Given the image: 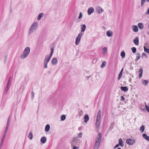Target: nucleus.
<instances>
[{"label": "nucleus", "mask_w": 149, "mask_h": 149, "mask_svg": "<svg viewBox=\"0 0 149 149\" xmlns=\"http://www.w3.org/2000/svg\"><path fill=\"white\" fill-rule=\"evenodd\" d=\"M38 23L37 22H34L29 27L28 32V36H30L38 28Z\"/></svg>", "instance_id": "obj_1"}, {"label": "nucleus", "mask_w": 149, "mask_h": 149, "mask_svg": "<svg viewBox=\"0 0 149 149\" xmlns=\"http://www.w3.org/2000/svg\"><path fill=\"white\" fill-rule=\"evenodd\" d=\"M102 138V134L99 133L97 135L93 146V149H98L100 146Z\"/></svg>", "instance_id": "obj_2"}, {"label": "nucleus", "mask_w": 149, "mask_h": 149, "mask_svg": "<svg viewBox=\"0 0 149 149\" xmlns=\"http://www.w3.org/2000/svg\"><path fill=\"white\" fill-rule=\"evenodd\" d=\"M30 52V47H26L20 56V57L21 59H24L26 58L29 54Z\"/></svg>", "instance_id": "obj_3"}, {"label": "nucleus", "mask_w": 149, "mask_h": 149, "mask_svg": "<svg viewBox=\"0 0 149 149\" xmlns=\"http://www.w3.org/2000/svg\"><path fill=\"white\" fill-rule=\"evenodd\" d=\"M101 111L99 110L98 112L97 116L95 125L97 127H98L100 123Z\"/></svg>", "instance_id": "obj_4"}, {"label": "nucleus", "mask_w": 149, "mask_h": 149, "mask_svg": "<svg viewBox=\"0 0 149 149\" xmlns=\"http://www.w3.org/2000/svg\"><path fill=\"white\" fill-rule=\"evenodd\" d=\"M80 139L78 138H74L72 139L70 141V143L71 144V146H73L79 145L80 144Z\"/></svg>", "instance_id": "obj_5"}, {"label": "nucleus", "mask_w": 149, "mask_h": 149, "mask_svg": "<svg viewBox=\"0 0 149 149\" xmlns=\"http://www.w3.org/2000/svg\"><path fill=\"white\" fill-rule=\"evenodd\" d=\"M135 142V140L134 139H128L126 140V143L129 145H133Z\"/></svg>", "instance_id": "obj_6"}, {"label": "nucleus", "mask_w": 149, "mask_h": 149, "mask_svg": "<svg viewBox=\"0 0 149 149\" xmlns=\"http://www.w3.org/2000/svg\"><path fill=\"white\" fill-rule=\"evenodd\" d=\"M50 59L46 57H45L43 62V67L45 68H47V64L50 61Z\"/></svg>", "instance_id": "obj_7"}, {"label": "nucleus", "mask_w": 149, "mask_h": 149, "mask_svg": "<svg viewBox=\"0 0 149 149\" xmlns=\"http://www.w3.org/2000/svg\"><path fill=\"white\" fill-rule=\"evenodd\" d=\"M82 36V35L79 34H78V36L76 38L75 40V45H78L79 44Z\"/></svg>", "instance_id": "obj_8"}, {"label": "nucleus", "mask_w": 149, "mask_h": 149, "mask_svg": "<svg viewBox=\"0 0 149 149\" xmlns=\"http://www.w3.org/2000/svg\"><path fill=\"white\" fill-rule=\"evenodd\" d=\"M11 118L10 116H9L7 120V124L6 126V129L5 131L8 132V128L9 127V125L11 120Z\"/></svg>", "instance_id": "obj_9"}, {"label": "nucleus", "mask_w": 149, "mask_h": 149, "mask_svg": "<svg viewBox=\"0 0 149 149\" xmlns=\"http://www.w3.org/2000/svg\"><path fill=\"white\" fill-rule=\"evenodd\" d=\"M86 26L85 25L83 24L81 25V32L79 33L80 34L82 35L84 34V32L85 31L86 29Z\"/></svg>", "instance_id": "obj_10"}, {"label": "nucleus", "mask_w": 149, "mask_h": 149, "mask_svg": "<svg viewBox=\"0 0 149 149\" xmlns=\"http://www.w3.org/2000/svg\"><path fill=\"white\" fill-rule=\"evenodd\" d=\"M132 31L135 32H137L138 31L139 29L137 26L136 25H132L131 27Z\"/></svg>", "instance_id": "obj_11"}, {"label": "nucleus", "mask_w": 149, "mask_h": 149, "mask_svg": "<svg viewBox=\"0 0 149 149\" xmlns=\"http://www.w3.org/2000/svg\"><path fill=\"white\" fill-rule=\"evenodd\" d=\"M133 42L136 45H138L139 43V37H136L133 40Z\"/></svg>", "instance_id": "obj_12"}, {"label": "nucleus", "mask_w": 149, "mask_h": 149, "mask_svg": "<svg viewBox=\"0 0 149 149\" xmlns=\"http://www.w3.org/2000/svg\"><path fill=\"white\" fill-rule=\"evenodd\" d=\"M97 12L99 14H101L103 11V10L100 7L98 6L96 8Z\"/></svg>", "instance_id": "obj_13"}, {"label": "nucleus", "mask_w": 149, "mask_h": 149, "mask_svg": "<svg viewBox=\"0 0 149 149\" xmlns=\"http://www.w3.org/2000/svg\"><path fill=\"white\" fill-rule=\"evenodd\" d=\"M94 11V9L93 8L91 7L88 8L87 11L88 14V15H90Z\"/></svg>", "instance_id": "obj_14"}, {"label": "nucleus", "mask_w": 149, "mask_h": 149, "mask_svg": "<svg viewBox=\"0 0 149 149\" xmlns=\"http://www.w3.org/2000/svg\"><path fill=\"white\" fill-rule=\"evenodd\" d=\"M83 113V111L81 109L79 110L78 111V114L76 115L77 118H80L81 116Z\"/></svg>", "instance_id": "obj_15"}, {"label": "nucleus", "mask_w": 149, "mask_h": 149, "mask_svg": "<svg viewBox=\"0 0 149 149\" xmlns=\"http://www.w3.org/2000/svg\"><path fill=\"white\" fill-rule=\"evenodd\" d=\"M51 50V53L49 55H47L46 57L49 58L51 59L52 56V55L53 54L54 51V49L53 48H51L50 49Z\"/></svg>", "instance_id": "obj_16"}, {"label": "nucleus", "mask_w": 149, "mask_h": 149, "mask_svg": "<svg viewBox=\"0 0 149 149\" xmlns=\"http://www.w3.org/2000/svg\"><path fill=\"white\" fill-rule=\"evenodd\" d=\"M7 132L5 131V132H4V134H3V137H2V139L1 141V144H3V141H4V139H5V137H6V135Z\"/></svg>", "instance_id": "obj_17"}, {"label": "nucleus", "mask_w": 149, "mask_h": 149, "mask_svg": "<svg viewBox=\"0 0 149 149\" xmlns=\"http://www.w3.org/2000/svg\"><path fill=\"white\" fill-rule=\"evenodd\" d=\"M57 62L58 60L56 58H54L52 60V63L53 65H56L57 63Z\"/></svg>", "instance_id": "obj_18"}, {"label": "nucleus", "mask_w": 149, "mask_h": 149, "mask_svg": "<svg viewBox=\"0 0 149 149\" xmlns=\"http://www.w3.org/2000/svg\"><path fill=\"white\" fill-rule=\"evenodd\" d=\"M106 34L107 36L110 37L113 35V32L110 30H108L107 31Z\"/></svg>", "instance_id": "obj_19"}, {"label": "nucleus", "mask_w": 149, "mask_h": 149, "mask_svg": "<svg viewBox=\"0 0 149 149\" xmlns=\"http://www.w3.org/2000/svg\"><path fill=\"white\" fill-rule=\"evenodd\" d=\"M107 52V48L106 47H104L102 49V54L105 55Z\"/></svg>", "instance_id": "obj_20"}, {"label": "nucleus", "mask_w": 149, "mask_h": 149, "mask_svg": "<svg viewBox=\"0 0 149 149\" xmlns=\"http://www.w3.org/2000/svg\"><path fill=\"white\" fill-rule=\"evenodd\" d=\"M44 15V14L42 13H40L38 15L37 17V19L38 21H39L41 19V18Z\"/></svg>", "instance_id": "obj_21"}, {"label": "nucleus", "mask_w": 149, "mask_h": 149, "mask_svg": "<svg viewBox=\"0 0 149 149\" xmlns=\"http://www.w3.org/2000/svg\"><path fill=\"white\" fill-rule=\"evenodd\" d=\"M120 88L122 91L125 92H127L128 91V88L126 86L123 87L121 86Z\"/></svg>", "instance_id": "obj_22"}, {"label": "nucleus", "mask_w": 149, "mask_h": 149, "mask_svg": "<svg viewBox=\"0 0 149 149\" xmlns=\"http://www.w3.org/2000/svg\"><path fill=\"white\" fill-rule=\"evenodd\" d=\"M138 26L139 29H142L144 27L142 23H138Z\"/></svg>", "instance_id": "obj_23"}, {"label": "nucleus", "mask_w": 149, "mask_h": 149, "mask_svg": "<svg viewBox=\"0 0 149 149\" xmlns=\"http://www.w3.org/2000/svg\"><path fill=\"white\" fill-rule=\"evenodd\" d=\"M143 137L146 140L149 141V136H148L146 134H142Z\"/></svg>", "instance_id": "obj_24"}, {"label": "nucleus", "mask_w": 149, "mask_h": 149, "mask_svg": "<svg viewBox=\"0 0 149 149\" xmlns=\"http://www.w3.org/2000/svg\"><path fill=\"white\" fill-rule=\"evenodd\" d=\"M47 141V139L46 137L43 136L40 139V141L43 143H45Z\"/></svg>", "instance_id": "obj_25"}, {"label": "nucleus", "mask_w": 149, "mask_h": 149, "mask_svg": "<svg viewBox=\"0 0 149 149\" xmlns=\"http://www.w3.org/2000/svg\"><path fill=\"white\" fill-rule=\"evenodd\" d=\"M139 78H140L142 77L143 74V70L141 68H140L139 69Z\"/></svg>", "instance_id": "obj_26"}, {"label": "nucleus", "mask_w": 149, "mask_h": 149, "mask_svg": "<svg viewBox=\"0 0 149 149\" xmlns=\"http://www.w3.org/2000/svg\"><path fill=\"white\" fill-rule=\"evenodd\" d=\"M89 118L88 116V115H86L84 117V121L85 122L87 123L89 120Z\"/></svg>", "instance_id": "obj_27"}, {"label": "nucleus", "mask_w": 149, "mask_h": 149, "mask_svg": "<svg viewBox=\"0 0 149 149\" xmlns=\"http://www.w3.org/2000/svg\"><path fill=\"white\" fill-rule=\"evenodd\" d=\"M140 54L139 53H137L136 58L135 60V61L137 62L140 58Z\"/></svg>", "instance_id": "obj_28"}, {"label": "nucleus", "mask_w": 149, "mask_h": 149, "mask_svg": "<svg viewBox=\"0 0 149 149\" xmlns=\"http://www.w3.org/2000/svg\"><path fill=\"white\" fill-rule=\"evenodd\" d=\"M50 129V126L49 124H47L45 128V131L47 132H48Z\"/></svg>", "instance_id": "obj_29"}, {"label": "nucleus", "mask_w": 149, "mask_h": 149, "mask_svg": "<svg viewBox=\"0 0 149 149\" xmlns=\"http://www.w3.org/2000/svg\"><path fill=\"white\" fill-rule=\"evenodd\" d=\"M142 83L143 85L146 86L148 83V81L147 80L143 79L142 80Z\"/></svg>", "instance_id": "obj_30"}, {"label": "nucleus", "mask_w": 149, "mask_h": 149, "mask_svg": "<svg viewBox=\"0 0 149 149\" xmlns=\"http://www.w3.org/2000/svg\"><path fill=\"white\" fill-rule=\"evenodd\" d=\"M119 145L122 147H123L124 146V144L123 143V141L121 139H120L119 140Z\"/></svg>", "instance_id": "obj_31"}, {"label": "nucleus", "mask_w": 149, "mask_h": 149, "mask_svg": "<svg viewBox=\"0 0 149 149\" xmlns=\"http://www.w3.org/2000/svg\"><path fill=\"white\" fill-rule=\"evenodd\" d=\"M120 56L122 58H125V54L124 51H123L121 52L120 53Z\"/></svg>", "instance_id": "obj_32"}, {"label": "nucleus", "mask_w": 149, "mask_h": 149, "mask_svg": "<svg viewBox=\"0 0 149 149\" xmlns=\"http://www.w3.org/2000/svg\"><path fill=\"white\" fill-rule=\"evenodd\" d=\"M145 130V127L144 125L141 126L140 129V130L141 133H143Z\"/></svg>", "instance_id": "obj_33"}, {"label": "nucleus", "mask_w": 149, "mask_h": 149, "mask_svg": "<svg viewBox=\"0 0 149 149\" xmlns=\"http://www.w3.org/2000/svg\"><path fill=\"white\" fill-rule=\"evenodd\" d=\"M33 135L32 133L31 132H30L28 135V137L30 139H32Z\"/></svg>", "instance_id": "obj_34"}, {"label": "nucleus", "mask_w": 149, "mask_h": 149, "mask_svg": "<svg viewBox=\"0 0 149 149\" xmlns=\"http://www.w3.org/2000/svg\"><path fill=\"white\" fill-rule=\"evenodd\" d=\"M106 65V62L105 61H104L102 62V65H101V67L102 68H103Z\"/></svg>", "instance_id": "obj_35"}, {"label": "nucleus", "mask_w": 149, "mask_h": 149, "mask_svg": "<svg viewBox=\"0 0 149 149\" xmlns=\"http://www.w3.org/2000/svg\"><path fill=\"white\" fill-rule=\"evenodd\" d=\"M65 116L64 115H62L61 116V119L62 121L64 120L65 119Z\"/></svg>", "instance_id": "obj_36"}, {"label": "nucleus", "mask_w": 149, "mask_h": 149, "mask_svg": "<svg viewBox=\"0 0 149 149\" xmlns=\"http://www.w3.org/2000/svg\"><path fill=\"white\" fill-rule=\"evenodd\" d=\"M144 51L147 53H149V49L146 48L145 46H144Z\"/></svg>", "instance_id": "obj_37"}, {"label": "nucleus", "mask_w": 149, "mask_h": 149, "mask_svg": "<svg viewBox=\"0 0 149 149\" xmlns=\"http://www.w3.org/2000/svg\"><path fill=\"white\" fill-rule=\"evenodd\" d=\"M73 149H79V145L78 146H73Z\"/></svg>", "instance_id": "obj_38"}, {"label": "nucleus", "mask_w": 149, "mask_h": 149, "mask_svg": "<svg viewBox=\"0 0 149 149\" xmlns=\"http://www.w3.org/2000/svg\"><path fill=\"white\" fill-rule=\"evenodd\" d=\"M82 133L81 132L79 133L78 135L77 136V137H76V138H81L82 137Z\"/></svg>", "instance_id": "obj_39"}, {"label": "nucleus", "mask_w": 149, "mask_h": 149, "mask_svg": "<svg viewBox=\"0 0 149 149\" xmlns=\"http://www.w3.org/2000/svg\"><path fill=\"white\" fill-rule=\"evenodd\" d=\"M132 52L134 53L136 52V48L135 47H133L131 49Z\"/></svg>", "instance_id": "obj_40"}, {"label": "nucleus", "mask_w": 149, "mask_h": 149, "mask_svg": "<svg viewBox=\"0 0 149 149\" xmlns=\"http://www.w3.org/2000/svg\"><path fill=\"white\" fill-rule=\"evenodd\" d=\"M122 75V73H121V72H120L119 73V74L118 75V80H119L120 79V78H121V77Z\"/></svg>", "instance_id": "obj_41"}, {"label": "nucleus", "mask_w": 149, "mask_h": 149, "mask_svg": "<svg viewBox=\"0 0 149 149\" xmlns=\"http://www.w3.org/2000/svg\"><path fill=\"white\" fill-rule=\"evenodd\" d=\"M10 79H11V77H10L9 78V79H8V83H7V86H9V85L10 84Z\"/></svg>", "instance_id": "obj_42"}, {"label": "nucleus", "mask_w": 149, "mask_h": 149, "mask_svg": "<svg viewBox=\"0 0 149 149\" xmlns=\"http://www.w3.org/2000/svg\"><path fill=\"white\" fill-rule=\"evenodd\" d=\"M141 6H142L145 2V0H141Z\"/></svg>", "instance_id": "obj_43"}, {"label": "nucleus", "mask_w": 149, "mask_h": 149, "mask_svg": "<svg viewBox=\"0 0 149 149\" xmlns=\"http://www.w3.org/2000/svg\"><path fill=\"white\" fill-rule=\"evenodd\" d=\"M145 107L146 110L149 112V107L146 104H145Z\"/></svg>", "instance_id": "obj_44"}, {"label": "nucleus", "mask_w": 149, "mask_h": 149, "mask_svg": "<svg viewBox=\"0 0 149 149\" xmlns=\"http://www.w3.org/2000/svg\"><path fill=\"white\" fill-rule=\"evenodd\" d=\"M82 13L81 12H80L79 13V15L78 17V19H80L82 17Z\"/></svg>", "instance_id": "obj_45"}, {"label": "nucleus", "mask_w": 149, "mask_h": 149, "mask_svg": "<svg viewBox=\"0 0 149 149\" xmlns=\"http://www.w3.org/2000/svg\"><path fill=\"white\" fill-rule=\"evenodd\" d=\"M31 96L32 97V99H33L34 98V92L33 91L31 92Z\"/></svg>", "instance_id": "obj_46"}, {"label": "nucleus", "mask_w": 149, "mask_h": 149, "mask_svg": "<svg viewBox=\"0 0 149 149\" xmlns=\"http://www.w3.org/2000/svg\"><path fill=\"white\" fill-rule=\"evenodd\" d=\"M9 86H6V88L5 90V92H6V93H7V92L9 88H8Z\"/></svg>", "instance_id": "obj_47"}, {"label": "nucleus", "mask_w": 149, "mask_h": 149, "mask_svg": "<svg viewBox=\"0 0 149 149\" xmlns=\"http://www.w3.org/2000/svg\"><path fill=\"white\" fill-rule=\"evenodd\" d=\"M143 56H145V57L147 56V55H146V53H142V56H141V57L142 58H143Z\"/></svg>", "instance_id": "obj_48"}, {"label": "nucleus", "mask_w": 149, "mask_h": 149, "mask_svg": "<svg viewBox=\"0 0 149 149\" xmlns=\"http://www.w3.org/2000/svg\"><path fill=\"white\" fill-rule=\"evenodd\" d=\"M120 98H121V101H123L125 100V98L123 96H121L120 97Z\"/></svg>", "instance_id": "obj_49"}, {"label": "nucleus", "mask_w": 149, "mask_h": 149, "mask_svg": "<svg viewBox=\"0 0 149 149\" xmlns=\"http://www.w3.org/2000/svg\"><path fill=\"white\" fill-rule=\"evenodd\" d=\"M146 14L147 15L149 14V8H148L147 11L146 13Z\"/></svg>", "instance_id": "obj_50"}, {"label": "nucleus", "mask_w": 149, "mask_h": 149, "mask_svg": "<svg viewBox=\"0 0 149 149\" xmlns=\"http://www.w3.org/2000/svg\"><path fill=\"white\" fill-rule=\"evenodd\" d=\"M119 144H117V145H116L114 147V148H116L118 147L119 146Z\"/></svg>", "instance_id": "obj_51"}, {"label": "nucleus", "mask_w": 149, "mask_h": 149, "mask_svg": "<svg viewBox=\"0 0 149 149\" xmlns=\"http://www.w3.org/2000/svg\"><path fill=\"white\" fill-rule=\"evenodd\" d=\"M108 13L109 14H111V10H109Z\"/></svg>", "instance_id": "obj_52"}, {"label": "nucleus", "mask_w": 149, "mask_h": 149, "mask_svg": "<svg viewBox=\"0 0 149 149\" xmlns=\"http://www.w3.org/2000/svg\"><path fill=\"white\" fill-rule=\"evenodd\" d=\"M123 68H122V69H121V70L120 72H121V73H122V72L123 71Z\"/></svg>", "instance_id": "obj_53"}, {"label": "nucleus", "mask_w": 149, "mask_h": 149, "mask_svg": "<svg viewBox=\"0 0 149 149\" xmlns=\"http://www.w3.org/2000/svg\"><path fill=\"white\" fill-rule=\"evenodd\" d=\"M3 145V144H1H1L0 143V149H1V148H2V146Z\"/></svg>", "instance_id": "obj_54"}, {"label": "nucleus", "mask_w": 149, "mask_h": 149, "mask_svg": "<svg viewBox=\"0 0 149 149\" xmlns=\"http://www.w3.org/2000/svg\"><path fill=\"white\" fill-rule=\"evenodd\" d=\"M146 1L147 2H149V0H146Z\"/></svg>", "instance_id": "obj_55"}, {"label": "nucleus", "mask_w": 149, "mask_h": 149, "mask_svg": "<svg viewBox=\"0 0 149 149\" xmlns=\"http://www.w3.org/2000/svg\"><path fill=\"white\" fill-rule=\"evenodd\" d=\"M117 149H121V148H117Z\"/></svg>", "instance_id": "obj_56"}, {"label": "nucleus", "mask_w": 149, "mask_h": 149, "mask_svg": "<svg viewBox=\"0 0 149 149\" xmlns=\"http://www.w3.org/2000/svg\"><path fill=\"white\" fill-rule=\"evenodd\" d=\"M148 29H149V24L148 25Z\"/></svg>", "instance_id": "obj_57"}, {"label": "nucleus", "mask_w": 149, "mask_h": 149, "mask_svg": "<svg viewBox=\"0 0 149 149\" xmlns=\"http://www.w3.org/2000/svg\"><path fill=\"white\" fill-rule=\"evenodd\" d=\"M147 33H148V34H149V32H148Z\"/></svg>", "instance_id": "obj_58"}, {"label": "nucleus", "mask_w": 149, "mask_h": 149, "mask_svg": "<svg viewBox=\"0 0 149 149\" xmlns=\"http://www.w3.org/2000/svg\"><path fill=\"white\" fill-rule=\"evenodd\" d=\"M148 105L149 106V104H148Z\"/></svg>", "instance_id": "obj_59"}]
</instances>
